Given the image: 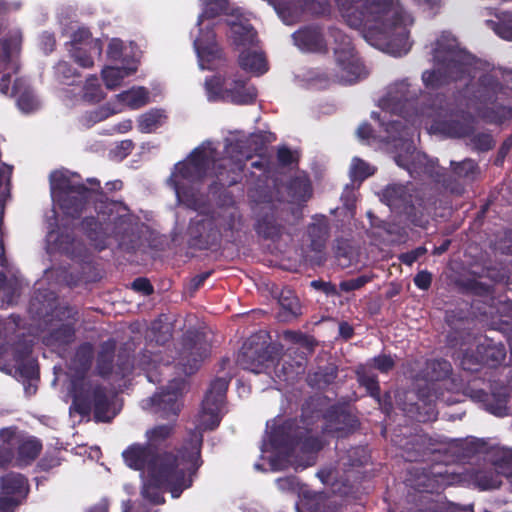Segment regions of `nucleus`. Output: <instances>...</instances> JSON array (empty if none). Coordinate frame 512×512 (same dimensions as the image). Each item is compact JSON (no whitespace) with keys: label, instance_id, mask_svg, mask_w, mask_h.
<instances>
[{"label":"nucleus","instance_id":"nucleus-1","mask_svg":"<svg viewBox=\"0 0 512 512\" xmlns=\"http://www.w3.org/2000/svg\"><path fill=\"white\" fill-rule=\"evenodd\" d=\"M229 381L226 378L214 380L202 402L197 416V430L191 433L189 440L176 453L162 452L153 455L150 447L133 444L123 452L125 463L143 472L145 481L142 495L154 504L164 499L160 488L167 489L173 498H178L183 490L192 485V476L200 467V430L214 429L220 423V413L224 404Z\"/></svg>","mask_w":512,"mask_h":512},{"label":"nucleus","instance_id":"nucleus-2","mask_svg":"<svg viewBox=\"0 0 512 512\" xmlns=\"http://www.w3.org/2000/svg\"><path fill=\"white\" fill-rule=\"evenodd\" d=\"M408 86L405 81L390 86L387 95L380 101L381 113L373 112L372 117L386 126L385 130L389 133L387 141L389 142L391 139L395 142V161L398 166L406 169L411 176L421 174L433 176L436 163L428 160L425 154L415 150L412 141L406 137L409 134V128L404 127L399 118H409L412 123L418 119L420 123L425 122V124H428V120L431 119L435 124L431 128L447 131L453 136H461L465 131L463 129L452 131L442 125L440 121L442 106H429L422 109L419 114H411L412 104L408 100Z\"/></svg>","mask_w":512,"mask_h":512},{"label":"nucleus","instance_id":"nucleus-3","mask_svg":"<svg viewBox=\"0 0 512 512\" xmlns=\"http://www.w3.org/2000/svg\"><path fill=\"white\" fill-rule=\"evenodd\" d=\"M347 24L362 29L365 39L372 45L394 56L410 50L407 25L408 15L393 0H336Z\"/></svg>","mask_w":512,"mask_h":512},{"label":"nucleus","instance_id":"nucleus-4","mask_svg":"<svg viewBox=\"0 0 512 512\" xmlns=\"http://www.w3.org/2000/svg\"><path fill=\"white\" fill-rule=\"evenodd\" d=\"M215 148L210 142L203 143L196 148L186 160L175 165V169L169 178L179 203L194 210L200 209L205 200L196 189L197 183L210 170V165L215 167Z\"/></svg>","mask_w":512,"mask_h":512},{"label":"nucleus","instance_id":"nucleus-5","mask_svg":"<svg viewBox=\"0 0 512 512\" xmlns=\"http://www.w3.org/2000/svg\"><path fill=\"white\" fill-rule=\"evenodd\" d=\"M434 69L422 74L424 85L437 89L451 80H457L469 72L472 57L458 47L456 39L443 32L433 47Z\"/></svg>","mask_w":512,"mask_h":512},{"label":"nucleus","instance_id":"nucleus-6","mask_svg":"<svg viewBox=\"0 0 512 512\" xmlns=\"http://www.w3.org/2000/svg\"><path fill=\"white\" fill-rule=\"evenodd\" d=\"M93 357L90 344L82 345L76 353L75 363H80V372L71 379L69 393L73 399V407L80 414H87L93 408L98 421H109V397L99 386L93 385L84 375Z\"/></svg>","mask_w":512,"mask_h":512},{"label":"nucleus","instance_id":"nucleus-7","mask_svg":"<svg viewBox=\"0 0 512 512\" xmlns=\"http://www.w3.org/2000/svg\"><path fill=\"white\" fill-rule=\"evenodd\" d=\"M229 9L228 0H202V13L197 22L198 36L193 44L198 56L199 66L202 70H212L219 67L222 62V52L215 40L211 20Z\"/></svg>","mask_w":512,"mask_h":512},{"label":"nucleus","instance_id":"nucleus-8","mask_svg":"<svg viewBox=\"0 0 512 512\" xmlns=\"http://www.w3.org/2000/svg\"><path fill=\"white\" fill-rule=\"evenodd\" d=\"M51 197L54 203L72 217L80 213L88 197V189L69 171H54L50 175Z\"/></svg>","mask_w":512,"mask_h":512},{"label":"nucleus","instance_id":"nucleus-9","mask_svg":"<svg viewBox=\"0 0 512 512\" xmlns=\"http://www.w3.org/2000/svg\"><path fill=\"white\" fill-rule=\"evenodd\" d=\"M205 92L209 101H225L234 104H250L257 96L256 89L238 73L225 77L220 75L206 79Z\"/></svg>","mask_w":512,"mask_h":512},{"label":"nucleus","instance_id":"nucleus-10","mask_svg":"<svg viewBox=\"0 0 512 512\" xmlns=\"http://www.w3.org/2000/svg\"><path fill=\"white\" fill-rule=\"evenodd\" d=\"M336 46L334 48L336 63L339 68V80L353 83L367 75V71L354 54L350 37L339 30L332 32Z\"/></svg>","mask_w":512,"mask_h":512},{"label":"nucleus","instance_id":"nucleus-11","mask_svg":"<svg viewBox=\"0 0 512 512\" xmlns=\"http://www.w3.org/2000/svg\"><path fill=\"white\" fill-rule=\"evenodd\" d=\"M506 477L512 486V451L496 453L492 466L479 470L471 476L472 482L482 490L498 488Z\"/></svg>","mask_w":512,"mask_h":512},{"label":"nucleus","instance_id":"nucleus-12","mask_svg":"<svg viewBox=\"0 0 512 512\" xmlns=\"http://www.w3.org/2000/svg\"><path fill=\"white\" fill-rule=\"evenodd\" d=\"M185 388L186 382L183 378L174 379L165 391L143 400L142 407L154 410L156 413L162 412L165 417L175 416L180 410L178 400Z\"/></svg>","mask_w":512,"mask_h":512},{"label":"nucleus","instance_id":"nucleus-13","mask_svg":"<svg viewBox=\"0 0 512 512\" xmlns=\"http://www.w3.org/2000/svg\"><path fill=\"white\" fill-rule=\"evenodd\" d=\"M83 46L89 47L94 54L100 55L103 45L99 39L92 38L91 33L86 28H79L73 33L69 49L70 56L79 66L90 68L93 66L94 60L86 52L84 56L80 55Z\"/></svg>","mask_w":512,"mask_h":512},{"label":"nucleus","instance_id":"nucleus-14","mask_svg":"<svg viewBox=\"0 0 512 512\" xmlns=\"http://www.w3.org/2000/svg\"><path fill=\"white\" fill-rule=\"evenodd\" d=\"M209 346L200 340L193 343L189 342L184 345L180 354V364L183 367V372L188 375L194 373L200 363L208 356Z\"/></svg>","mask_w":512,"mask_h":512},{"label":"nucleus","instance_id":"nucleus-15","mask_svg":"<svg viewBox=\"0 0 512 512\" xmlns=\"http://www.w3.org/2000/svg\"><path fill=\"white\" fill-rule=\"evenodd\" d=\"M230 27V37L237 46H253L256 33L253 27L240 15H230L226 20Z\"/></svg>","mask_w":512,"mask_h":512},{"label":"nucleus","instance_id":"nucleus-16","mask_svg":"<svg viewBox=\"0 0 512 512\" xmlns=\"http://www.w3.org/2000/svg\"><path fill=\"white\" fill-rule=\"evenodd\" d=\"M295 45L303 51L317 52L325 49L322 35L317 29L307 28L293 34Z\"/></svg>","mask_w":512,"mask_h":512},{"label":"nucleus","instance_id":"nucleus-17","mask_svg":"<svg viewBox=\"0 0 512 512\" xmlns=\"http://www.w3.org/2000/svg\"><path fill=\"white\" fill-rule=\"evenodd\" d=\"M382 197L386 204L394 209H402L408 205H413L410 189L404 185H389L384 190Z\"/></svg>","mask_w":512,"mask_h":512},{"label":"nucleus","instance_id":"nucleus-18","mask_svg":"<svg viewBox=\"0 0 512 512\" xmlns=\"http://www.w3.org/2000/svg\"><path fill=\"white\" fill-rule=\"evenodd\" d=\"M238 61L242 69L254 75H261L268 70L265 56L258 50L244 49Z\"/></svg>","mask_w":512,"mask_h":512},{"label":"nucleus","instance_id":"nucleus-19","mask_svg":"<svg viewBox=\"0 0 512 512\" xmlns=\"http://www.w3.org/2000/svg\"><path fill=\"white\" fill-rule=\"evenodd\" d=\"M137 65L129 63L124 66H107L102 70V79L107 89L113 90L119 87L122 81L135 73Z\"/></svg>","mask_w":512,"mask_h":512},{"label":"nucleus","instance_id":"nucleus-20","mask_svg":"<svg viewBox=\"0 0 512 512\" xmlns=\"http://www.w3.org/2000/svg\"><path fill=\"white\" fill-rule=\"evenodd\" d=\"M274 360L267 356L266 352L258 354L257 359H252V353L249 351H243L239 357V363L241 366L255 374L266 372Z\"/></svg>","mask_w":512,"mask_h":512},{"label":"nucleus","instance_id":"nucleus-21","mask_svg":"<svg viewBox=\"0 0 512 512\" xmlns=\"http://www.w3.org/2000/svg\"><path fill=\"white\" fill-rule=\"evenodd\" d=\"M117 101L119 105L137 109L149 103V92L144 87L132 88L117 95Z\"/></svg>","mask_w":512,"mask_h":512},{"label":"nucleus","instance_id":"nucleus-22","mask_svg":"<svg viewBox=\"0 0 512 512\" xmlns=\"http://www.w3.org/2000/svg\"><path fill=\"white\" fill-rule=\"evenodd\" d=\"M1 491L5 495L23 498L27 493V482L20 474H7L1 478Z\"/></svg>","mask_w":512,"mask_h":512},{"label":"nucleus","instance_id":"nucleus-23","mask_svg":"<svg viewBox=\"0 0 512 512\" xmlns=\"http://www.w3.org/2000/svg\"><path fill=\"white\" fill-rule=\"evenodd\" d=\"M166 119L164 111L151 110L142 114L138 121V127L141 132L150 133L161 126Z\"/></svg>","mask_w":512,"mask_h":512},{"label":"nucleus","instance_id":"nucleus-24","mask_svg":"<svg viewBox=\"0 0 512 512\" xmlns=\"http://www.w3.org/2000/svg\"><path fill=\"white\" fill-rule=\"evenodd\" d=\"M131 47L125 46L120 39L114 38L109 42L107 55L109 59L114 61H121L128 65L129 63L136 64L134 59L130 58L129 51Z\"/></svg>","mask_w":512,"mask_h":512},{"label":"nucleus","instance_id":"nucleus-25","mask_svg":"<svg viewBox=\"0 0 512 512\" xmlns=\"http://www.w3.org/2000/svg\"><path fill=\"white\" fill-rule=\"evenodd\" d=\"M41 444L36 439L24 440L18 448L19 464H28L33 461L40 453Z\"/></svg>","mask_w":512,"mask_h":512},{"label":"nucleus","instance_id":"nucleus-26","mask_svg":"<svg viewBox=\"0 0 512 512\" xmlns=\"http://www.w3.org/2000/svg\"><path fill=\"white\" fill-rule=\"evenodd\" d=\"M82 97L88 102H99L104 98V92L95 76L86 79Z\"/></svg>","mask_w":512,"mask_h":512},{"label":"nucleus","instance_id":"nucleus-27","mask_svg":"<svg viewBox=\"0 0 512 512\" xmlns=\"http://www.w3.org/2000/svg\"><path fill=\"white\" fill-rule=\"evenodd\" d=\"M279 304L286 311L285 319L295 317L300 313L299 301L290 290L282 291L279 296Z\"/></svg>","mask_w":512,"mask_h":512},{"label":"nucleus","instance_id":"nucleus-28","mask_svg":"<svg viewBox=\"0 0 512 512\" xmlns=\"http://www.w3.org/2000/svg\"><path fill=\"white\" fill-rule=\"evenodd\" d=\"M308 236L311 239L312 249L320 251L327 238L326 226L322 223L312 224L308 228Z\"/></svg>","mask_w":512,"mask_h":512},{"label":"nucleus","instance_id":"nucleus-29","mask_svg":"<svg viewBox=\"0 0 512 512\" xmlns=\"http://www.w3.org/2000/svg\"><path fill=\"white\" fill-rule=\"evenodd\" d=\"M358 381L364 386L372 397H379V385L375 376L370 375L366 367H360L357 370Z\"/></svg>","mask_w":512,"mask_h":512},{"label":"nucleus","instance_id":"nucleus-30","mask_svg":"<svg viewBox=\"0 0 512 512\" xmlns=\"http://www.w3.org/2000/svg\"><path fill=\"white\" fill-rule=\"evenodd\" d=\"M238 148H240V145L238 143H230L226 146V154L229 155L230 157L232 170H241L243 163L251 157L250 154L247 152H243L241 150L238 151Z\"/></svg>","mask_w":512,"mask_h":512},{"label":"nucleus","instance_id":"nucleus-31","mask_svg":"<svg viewBox=\"0 0 512 512\" xmlns=\"http://www.w3.org/2000/svg\"><path fill=\"white\" fill-rule=\"evenodd\" d=\"M172 433L170 425H159L146 432L148 446H156L167 439Z\"/></svg>","mask_w":512,"mask_h":512},{"label":"nucleus","instance_id":"nucleus-32","mask_svg":"<svg viewBox=\"0 0 512 512\" xmlns=\"http://www.w3.org/2000/svg\"><path fill=\"white\" fill-rule=\"evenodd\" d=\"M374 173V168L359 158L352 160L350 175L354 180H363Z\"/></svg>","mask_w":512,"mask_h":512},{"label":"nucleus","instance_id":"nucleus-33","mask_svg":"<svg viewBox=\"0 0 512 512\" xmlns=\"http://www.w3.org/2000/svg\"><path fill=\"white\" fill-rule=\"evenodd\" d=\"M21 39V33L15 30L10 34L9 38L3 40L2 47L6 58H11L19 51Z\"/></svg>","mask_w":512,"mask_h":512},{"label":"nucleus","instance_id":"nucleus-34","mask_svg":"<svg viewBox=\"0 0 512 512\" xmlns=\"http://www.w3.org/2000/svg\"><path fill=\"white\" fill-rule=\"evenodd\" d=\"M18 107L25 113H30L39 107V102L34 93L30 90H25L19 95L17 100Z\"/></svg>","mask_w":512,"mask_h":512},{"label":"nucleus","instance_id":"nucleus-35","mask_svg":"<svg viewBox=\"0 0 512 512\" xmlns=\"http://www.w3.org/2000/svg\"><path fill=\"white\" fill-rule=\"evenodd\" d=\"M114 343L113 342H107L103 346V351L99 355L98 359V368L101 374H106L111 369V355L114 350Z\"/></svg>","mask_w":512,"mask_h":512},{"label":"nucleus","instance_id":"nucleus-36","mask_svg":"<svg viewBox=\"0 0 512 512\" xmlns=\"http://www.w3.org/2000/svg\"><path fill=\"white\" fill-rule=\"evenodd\" d=\"M394 364V360L391 356L379 355L372 359L370 365L382 373H387L394 367Z\"/></svg>","mask_w":512,"mask_h":512},{"label":"nucleus","instance_id":"nucleus-37","mask_svg":"<svg viewBox=\"0 0 512 512\" xmlns=\"http://www.w3.org/2000/svg\"><path fill=\"white\" fill-rule=\"evenodd\" d=\"M369 281H370V277H368L366 275H362V276H359L354 279H348V280L342 281L340 283L339 287L342 291L349 292V291L360 289Z\"/></svg>","mask_w":512,"mask_h":512},{"label":"nucleus","instance_id":"nucleus-38","mask_svg":"<svg viewBox=\"0 0 512 512\" xmlns=\"http://www.w3.org/2000/svg\"><path fill=\"white\" fill-rule=\"evenodd\" d=\"M335 420L337 423L334 424L332 421H330V423L326 427V430L329 433H340L341 435H343L346 431H349L351 428H353V425H350V427L347 429L346 426L344 427L339 425L340 423L346 425V421H350L348 415L344 413L337 414Z\"/></svg>","mask_w":512,"mask_h":512},{"label":"nucleus","instance_id":"nucleus-39","mask_svg":"<svg viewBox=\"0 0 512 512\" xmlns=\"http://www.w3.org/2000/svg\"><path fill=\"white\" fill-rule=\"evenodd\" d=\"M56 73L62 79V81L68 84L72 78L78 76L76 70L73 69L72 66L66 61H60L57 64Z\"/></svg>","mask_w":512,"mask_h":512},{"label":"nucleus","instance_id":"nucleus-40","mask_svg":"<svg viewBox=\"0 0 512 512\" xmlns=\"http://www.w3.org/2000/svg\"><path fill=\"white\" fill-rule=\"evenodd\" d=\"M20 499L14 495H5L0 491V511L1 512H13L19 505Z\"/></svg>","mask_w":512,"mask_h":512},{"label":"nucleus","instance_id":"nucleus-41","mask_svg":"<svg viewBox=\"0 0 512 512\" xmlns=\"http://www.w3.org/2000/svg\"><path fill=\"white\" fill-rule=\"evenodd\" d=\"M476 169V164L472 160H464L457 164L455 171L461 177H473Z\"/></svg>","mask_w":512,"mask_h":512},{"label":"nucleus","instance_id":"nucleus-42","mask_svg":"<svg viewBox=\"0 0 512 512\" xmlns=\"http://www.w3.org/2000/svg\"><path fill=\"white\" fill-rule=\"evenodd\" d=\"M74 335L73 327L70 324H65L61 329L53 334L56 341L60 343H68L72 340Z\"/></svg>","mask_w":512,"mask_h":512},{"label":"nucleus","instance_id":"nucleus-43","mask_svg":"<svg viewBox=\"0 0 512 512\" xmlns=\"http://www.w3.org/2000/svg\"><path fill=\"white\" fill-rule=\"evenodd\" d=\"M426 249L424 247H418L413 251L400 255L399 259L404 264L411 266L419 257L425 254Z\"/></svg>","mask_w":512,"mask_h":512},{"label":"nucleus","instance_id":"nucleus-44","mask_svg":"<svg viewBox=\"0 0 512 512\" xmlns=\"http://www.w3.org/2000/svg\"><path fill=\"white\" fill-rule=\"evenodd\" d=\"M432 282V275L427 271H420L416 274L414 278L415 285L423 290H426L430 287Z\"/></svg>","mask_w":512,"mask_h":512},{"label":"nucleus","instance_id":"nucleus-45","mask_svg":"<svg viewBox=\"0 0 512 512\" xmlns=\"http://www.w3.org/2000/svg\"><path fill=\"white\" fill-rule=\"evenodd\" d=\"M121 111H122V108L110 110L108 107H101L92 113L91 121L93 123H96L98 121H102V120L106 119L111 114H115V113H118Z\"/></svg>","mask_w":512,"mask_h":512},{"label":"nucleus","instance_id":"nucleus-46","mask_svg":"<svg viewBox=\"0 0 512 512\" xmlns=\"http://www.w3.org/2000/svg\"><path fill=\"white\" fill-rule=\"evenodd\" d=\"M132 287L134 290L142 292L144 295H149L153 292V287L150 282L145 278H137L133 281Z\"/></svg>","mask_w":512,"mask_h":512},{"label":"nucleus","instance_id":"nucleus-47","mask_svg":"<svg viewBox=\"0 0 512 512\" xmlns=\"http://www.w3.org/2000/svg\"><path fill=\"white\" fill-rule=\"evenodd\" d=\"M284 432V428H281L279 430H276L274 432H270L269 434V445L272 447L278 449L281 446L286 444V441L283 439H280V436H282Z\"/></svg>","mask_w":512,"mask_h":512},{"label":"nucleus","instance_id":"nucleus-48","mask_svg":"<svg viewBox=\"0 0 512 512\" xmlns=\"http://www.w3.org/2000/svg\"><path fill=\"white\" fill-rule=\"evenodd\" d=\"M13 458L12 450L5 444L0 446V467L8 465Z\"/></svg>","mask_w":512,"mask_h":512},{"label":"nucleus","instance_id":"nucleus-49","mask_svg":"<svg viewBox=\"0 0 512 512\" xmlns=\"http://www.w3.org/2000/svg\"><path fill=\"white\" fill-rule=\"evenodd\" d=\"M431 365L433 366V369H435L436 366L439 367L440 369V373L436 374L435 376H432V378L440 379L443 376L448 375V373L450 372V364L447 361H436L433 362Z\"/></svg>","mask_w":512,"mask_h":512},{"label":"nucleus","instance_id":"nucleus-50","mask_svg":"<svg viewBox=\"0 0 512 512\" xmlns=\"http://www.w3.org/2000/svg\"><path fill=\"white\" fill-rule=\"evenodd\" d=\"M278 159L282 164L287 165L293 161V154L287 148H280L278 150Z\"/></svg>","mask_w":512,"mask_h":512},{"label":"nucleus","instance_id":"nucleus-51","mask_svg":"<svg viewBox=\"0 0 512 512\" xmlns=\"http://www.w3.org/2000/svg\"><path fill=\"white\" fill-rule=\"evenodd\" d=\"M371 133H372L371 127L366 123L361 124L359 126V128L357 129V135L362 140L369 139L371 136Z\"/></svg>","mask_w":512,"mask_h":512},{"label":"nucleus","instance_id":"nucleus-52","mask_svg":"<svg viewBox=\"0 0 512 512\" xmlns=\"http://www.w3.org/2000/svg\"><path fill=\"white\" fill-rule=\"evenodd\" d=\"M418 419L419 421H431V420H434L436 419V411L434 409V406H432L431 404H429L428 406V409L426 411V413L424 415H422L421 413H419V416H418Z\"/></svg>","mask_w":512,"mask_h":512},{"label":"nucleus","instance_id":"nucleus-53","mask_svg":"<svg viewBox=\"0 0 512 512\" xmlns=\"http://www.w3.org/2000/svg\"><path fill=\"white\" fill-rule=\"evenodd\" d=\"M496 33L507 40H512V28H507L506 26L499 25L495 28Z\"/></svg>","mask_w":512,"mask_h":512},{"label":"nucleus","instance_id":"nucleus-54","mask_svg":"<svg viewBox=\"0 0 512 512\" xmlns=\"http://www.w3.org/2000/svg\"><path fill=\"white\" fill-rule=\"evenodd\" d=\"M339 333L343 338L349 339L353 335V328L347 323H341L339 325Z\"/></svg>","mask_w":512,"mask_h":512},{"label":"nucleus","instance_id":"nucleus-55","mask_svg":"<svg viewBox=\"0 0 512 512\" xmlns=\"http://www.w3.org/2000/svg\"><path fill=\"white\" fill-rule=\"evenodd\" d=\"M15 435V431L12 428H3L0 431V438L4 443L10 442Z\"/></svg>","mask_w":512,"mask_h":512},{"label":"nucleus","instance_id":"nucleus-56","mask_svg":"<svg viewBox=\"0 0 512 512\" xmlns=\"http://www.w3.org/2000/svg\"><path fill=\"white\" fill-rule=\"evenodd\" d=\"M208 276H209V273H202L200 275L195 276L191 280V285H192L193 289H197L200 285H202V283L207 279Z\"/></svg>","mask_w":512,"mask_h":512},{"label":"nucleus","instance_id":"nucleus-57","mask_svg":"<svg viewBox=\"0 0 512 512\" xmlns=\"http://www.w3.org/2000/svg\"><path fill=\"white\" fill-rule=\"evenodd\" d=\"M9 84H10V77L8 75H4L0 79V93L7 94L9 92Z\"/></svg>","mask_w":512,"mask_h":512},{"label":"nucleus","instance_id":"nucleus-58","mask_svg":"<svg viewBox=\"0 0 512 512\" xmlns=\"http://www.w3.org/2000/svg\"><path fill=\"white\" fill-rule=\"evenodd\" d=\"M419 5L428 7L430 9L434 8L435 6L439 5L441 0H416Z\"/></svg>","mask_w":512,"mask_h":512},{"label":"nucleus","instance_id":"nucleus-59","mask_svg":"<svg viewBox=\"0 0 512 512\" xmlns=\"http://www.w3.org/2000/svg\"><path fill=\"white\" fill-rule=\"evenodd\" d=\"M88 512H108L107 504L105 502L98 503Z\"/></svg>","mask_w":512,"mask_h":512},{"label":"nucleus","instance_id":"nucleus-60","mask_svg":"<svg viewBox=\"0 0 512 512\" xmlns=\"http://www.w3.org/2000/svg\"><path fill=\"white\" fill-rule=\"evenodd\" d=\"M131 128H132V122L130 120H126L119 125L118 131L125 133V132L129 131Z\"/></svg>","mask_w":512,"mask_h":512},{"label":"nucleus","instance_id":"nucleus-61","mask_svg":"<svg viewBox=\"0 0 512 512\" xmlns=\"http://www.w3.org/2000/svg\"><path fill=\"white\" fill-rule=\"evenodd\" d=\"M311 285L315 288H321L327 293L330 291V288H331L329 284L323 283V282H318V281H313L311 283Z\"/></svg>","mask_w":512,"mask_h":512},{"label":"nucleus","instance_id":"nucleus-62","mask_svg":"<svg viewBox=\"0 0 512 512\" xmlns=\"http://www.w3.org/2000/svg\"><path fill=\"white\" fill-rule=\"evenodd\" d=\"M9 174H10V171L7 169V167L3 166V168L0 169V185L4 181L8 180Z\"/></svg>","mask_w":512,"mask_h":512},{"label":"nucleus","instance_id":"nucleus-63","mask_svg":"<svg viewBox=\"0 0 512 512\" xmlns=\"http://www.w3.org/2000/svg\"><path fill=\"white\" fill-rule=\"evenodd\" d=\"M284 336L287 339H290V340H293V341H297V342L302 338L301 335H299V334H297L295 332H291V331L285 332Z\"/></svg>","mask_w":512,"mask_h":512},{"label":"nucleus","instance_id":"nucleus-64","mask_svg":"<svg viewBox=\"0 0 512 512\" xmlns=\"http://www.w3.org/2000/svg\"><path fill=\"white\" fill-rule=\"evenodd\" d=\"M44 37L47 40L46 41V45L48 46V50L52 51L53 47H54V39H53V37L50 36V35H45Z\"/></svg>","mask_w":512,"mask_h":512}]
</instances>
